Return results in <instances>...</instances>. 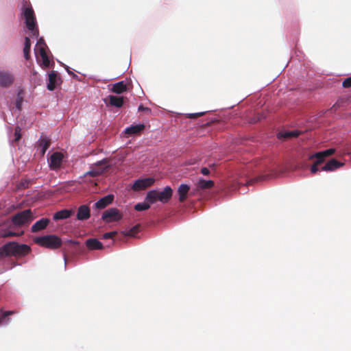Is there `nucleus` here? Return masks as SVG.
I'll return each instance as SVG.
<instances>
[{"label":"nucleus","instance_id":"f257e3e1","mask_svg":"<svg viewBox=\"0 0 351 351\" xmlns=\"http://www.w3.org/2000/svg\"><path fill=\"white\" fill-rule=\"evenodd\" d=\"M31 248L26 244L9 242L0 247V259L6 256H23L29 254Z\"/></svg>","mask_w":351,"mask_h":351},{"label":"nucleus","instance_id":"f03ea898","mask_svg":"<svg viewBox=\"0 0 351 351\" xmlns=\"http://www.w3.org/2000/svg\"><path fill=\"white\" fill-rule=\"evenodd\" d=\"M35 218V213L29 208L12 215L11 221L15 227L23 228L28 226Z\"/></svg>","mask_w":351,"mask_h":351},{"label":"nucleus","instance_id":"7ed1b4c3","mask_svg":"<svg viewBox=\"0 0 351 351\" xmlns=\"http://www.w3.org/2000/svg\"><path fill=\"white\" fill-rule=\"evenodd\" d=\"M173 191L169 186L165 187L162 191L152 190L147 193L145 199L150 204L159 201L163 204L167 203L171 198Z\"/></svg>","mask_w":351,"mask_h":351},{"label":"nucleus","instance_id":"20e7f679","mask_svg":"<svg viewBox=\"0 0 351 351\" xmlns=\"http://www.w3.org/2000/svg\"><path fill=\"white\" fill-rule=\"evenodd\" d=\"M34 241L37 245L49 250H56L62 246V239L55 234L36 237Z\"/></svg>","mask_w":351,"mask_h":351},{"label":"nucleus","instance_id":"39448f33","mask_svg":"<svg viewBox=\"0 0 351 351\" xmlns=\"http://www.w3.org/2000/svg\"><path fill=\"white\" fill-rule=\"evenodd\" d=\"M23 15L28 30L32 33L33 36H38L39 32L36 27V21L33 8L31 6L24 8L23 9Z\"/></svg>","mask_w":351,"mask_h":351},{"label":"nucleus","instance_id":"423d86ee","mask_svg":"<svg viewBox=\"0 0 351 351\" xmlns=\"http://www.w3.org/2000/svg\"><path fill=\"white\" fill-rule=\"evenodd\" d=\"M335 152V149L330 148L322 152H317L311 156H309V160H313L314 158L316 159V161L314 162V164L311 167V171L312 173L315 174L318 171V166L322 164L324 161L325 158L330 156L332 154H334Z\"/></svg>","mask_w":351,"mask_h":351},{"label":"nucleus","instance_id":"0eeeda50","mask_svg":"<svg viewBox=\"0 0 351 351\" xmlns=\"http://www.w3.org/2000/svg\"><path fill=\"white\" fill-rule=\"evenodd\" d=\"M122 217L121 213L117 208H111L103 213L101 219L107 223H110L121 220Z\"/></svg>","mask_w":351,"mask_h":351},{"label":"nucleus","instance_id":"6e6552de","mask_svg":"<svg viewBox=\"0 0 351 351\" xmlns=\"http://www.w3.org/2000/svg\"><path fill=\"white\" fill-rule=\"evenodd\" d=\"M155 182V180L152 178H147L143 179L137 180L132 186L134 191L144 190L151 186Z\"/></svg>","mask_w":351,"mask_h":351},{"label":"nucleus","instance_id":"1a4fd4ad","mask_svg":"<svg viewBox=\"0 0 351 351\" xmlns=\"http://www.w3.org/2000/svg\"><path fill=\"white\" fill-rule=\"evenodd\" d=\"M37 45L38 46V51L43 60V64L44 66L48 67L50 62L46 52V45L44 43V40L43 38H40L37 43Z\"/></svg>","mask_w":351,"mask_h":351},{"label":"nucleus","instance_id":"9d476101","mask_svg":"<svg viewBox=\"0 0 351 351\" xmlns=\"http://www.w3.org/2000/svg\"><path fill=\"white\" fill-rule=\"evenodd\" d=\"M63 159V155L60 152H54L50 157L49 166L52 169L60 167Z\"/></svg>","mask_w":351,"mask_h":351},{"label":"nucleus","instance_id":"9b49d317","mask_svg":"<svg viewBox=\"0 0 351 351\" xmlns=\"http://www.w3.org/2000/svg\"><path fill=\"white\" fill-rule=\"evenodd\" d=\"M104 101L107 106H114L117 108L122 107L124 103L123 97H118L115 95H109L104 99Z\"/></svg>","mask_w":351,"mask_h":351},{"label":"nucleus","instance_id":"f8f14e48","mask_svg":"<svg viewBox=\"0 0 351 351\" xmlns=\"http://www.w3.org/2000/svg\"><path fill=\"white\" fill-rule=\"evenodd\" d=\"M13 75L5 71H0V86L3 87H8L14 82Z\"/></svg>","mask_w":351,"mask_h":351},{"label":"nucleus","instance_id":"ddd939ff","mask_svg":"<svg viewBox=\"0 0 351 351\" xmlns=\"http://www.w3.org/2000/svg\"><path fill=\"white\" fill-rule=\"evenodd\" d=\"M90 217V210L87 205L80 206L77 212L76 217L78 220L84 221L89 219Z\"/></svg>","mask_w":351,"mask_h":351},{"label":"nucleus","instance_id":"4468645a","mask_svg":"<svg viewBox=\"0 0 351 351\" xmlns=\"http://www.w3.org/2000/svg\"><path fill=\"white\" fill-rule=\"evenodd\" d=\"M50 223V220L47 218H42L37 221L31 228L32 232H38L45 230Z\"/></svg>","mask_w":351,"mask_h":351},{"label":"nucleus","instance_id":"2eb2a0df","mask_svg":"<svg viewBox=\"0 0 351 351\" xmlns=\"http://www.w3.org/2000/svg\"><path fill=\"white\" fill-rule=\"evenodd\" d=\"M114 200V195L112 194L108 195L100 199H99L95 204V208L98 209H103L107 206L110 204Z\"/></svg>","mask_w":351,"mask_h":351},{"label":"nucleus","instance_id":"dca6fc26","mask_svg":"<svg viewBox=\"0 0 351 351\" xmlns=\"http://www.w3.org/2000/svg\"><path fill=\"white\" fill-rule=\"evenodd\" d=\"M343 165V163L339 162L336 159H330L324 166L322 167V171H332Z\"/></svg>","mask_w":351,"mask_h":351},{"label":"nucleus","instance_id":"f3484780","mask_svg":"<svg viewBox=\"0 0 351 351\" xmlns=\"http://www.w3.org/2000/svg\"><path fill=\"white\" fill-rule=\"evenodd\" d=\"M190 186L186 184H182L180 185L178 189V193L179 195L180 202H184L187 198V195L189 192Z\"/></svg>","mask_w":351,"mask_h":351},{"label":"nucleus","instance_id":"a211bd4d","mask_svg":"<svg viewBox=\"0 0 351 351\" xmlns=\"http://www.w3.org/2000/svg\"><path fill=\"white\" fill-rule=\"evenodd\" d=\"M144 129V124L131 125L125 130V133L129 136L136 135L141 134Z\"/></svg>","mask_w":351,"mask_h":351},{"label":"nucleus","instance_id":"6ab92c4d","mask_svg":"<svg viewBox=\"0 0 351 351\" xmlns=\"http://www.w3.org/2000/svg\"><path fill=\"white\" fill-rule=\"evenodd\" d=\"M58 74L56 71H52L49 74V82L47 84V89L49 90H53L56 88L58 82Z\"/></svg>","mask_w":351,"mask_h":351},{"label":"nucleus","instance_id":"aec40b11","mask_svg":"<svg viewBox=\"0 0 351 351\" xmlns=\"http://www.w3.org/2000/svg\"><path fill=\"white\" fill-rule=\"evenodd\" d=\"M86 245L88 250H101L103 249V244L97 239H88L86 241Z\"/></svg>","mask_w":351,"mask_h":351},{"label":"nucleus","instance_id":"412c9836","mask_svg":"<svg viewBox=\"0 0 351 351\" xmlns=\"http://www.w3.org/2000/svg\"><path fill=\"white\" fill-rule=\"evenodd\" d=\"M128 89L127 84L123 82H119L112 85L110 90L116 94H121L125 92Z\"/></svg>","mask_w":351,"mask_h":351},{"label":"nucleus","instance_id":"4be33fe9","mask_svg":"<svg viewBox=\"0 0 351 351\" xmlns=\"http://www.w3.org/2000/svg\"><path fill=\"white\" fill-rule=\"evenodd\" d=\"M73 213L72 210L63 209L56 212L53 215L54 220L65 219L71 216Z\"/></svg>","mask_w":351,"mask_h":351},{"label":"nucleus","instance_id":"5701e85b","mask_svg":"<svg viewBox=\"0 0 351 351\" xmlns=\"http://www.w3.org/2000/svg\"><path fill=\"white\" fill-rule=\"evenodd\" d=\"M24 234L23 231L21 232H14L10 230H8L5 229L0 230V238H6V237H20Z\"/></svg>","mask_w":351,"mask_h":351},{"label":"nucleus","instance_id":"b1692460","mask_svg":"<svg viewBox=\"0 0 351 351\" xmlns=\"http://www.w3.org/2000/svg\"><path fill=\"white\" fill-rule=\"evenodd\" d=\"M215 185L213 180H205L204 179H199L197 183V187L199 189H211Z\"/></svg>","mask_w":351,"mask_h":351},{"label":"nucleus","instance_id":"393cba45","mask_svg":"<svg viewBox=\"0 0 351 351\" xmlns=\"http://www.w3.org/2000/svg\"><path fill=\"white\" fill-rule=\"evenodd\" d=\"M31 41L29 38H25V43L23 48L24 57L26 60H29L30 57Z\"/></svg>","mask_w":351,"mask_h":351},{"label":"nucleus","instance_id":"a878e982","mask_svg":"<svg viewBox=\"0 0 351 351\" xmlns=\"http://www.w3.org/2000/svg\"><path fill=\"white\" fill-rule=\"evenodd\" d=\"M40 146L42 147V154H45L47 149L49 147L51 141L47 138H42L39 141Z\"/></svg>","mask_w":351,"mask_h":351},{"label":"nucleus","instance_id":"bb28decb","mask_svg":"<svg viewBox=\"0 0 351 351\" xmlns=\"http://www.w3.org/2000/svg\"><path fill=\"white\" fill-rule=\"evenodd\" d=\"M150 207L149 204L146 202L138 203L134 206V209L137 211H143L149 209Z\"/></svg>","mask_w":351,"mask_h":351},{"label":"nucleus","instance_id":"cd10ccee","mask_svg":"<svg viewBox=\"0 0 351 351\" xmlns=\"http://www.w3.org/2000/svg\"><path fill=\"white\" fill-rule=\"evenodd\" d=\"M138 230L139 225H136L130 228L127 232L124 233V235L128 237H134L135 234L138 233Z\"/></svg>","mask_w":351,"mask_h":351},{"label":"nucleus","instance_id":"c85d7f7f","mask_svg":"<svg viewBox=\"0 0 351 351\" xmlns=\"http://www.w3.org/2000/svg\"><path fill=\"white\" fill-rule=\"evenodd\" d=\"M300 134L298 131L286 132L282 134V137L285 138L297 137Z\"/></svg>","mask_w":351,"mask_h":351},{"label":"nucleus","instance_id":"c756f323","mask_svg":"<svg viewBox=\"0 0 351 351\" xmlns=\"http://www.w3.org/2000/svg\"><path fill=\"white\" fill-rule=\"evenodd\" d=\"M15 312L14 311H1V317H0V324L3 322V320L8 316L14 315Z\"/></svg>","mask_w":351,"mask_h":351},{"label":"nucleus","instance_id":"7c9ffc66","mask_svg":"<svg viewBox=\"0 0 351 351\" xmlns=\"http://www.w3.org/2000/svg\"><path fill=\"white\" fill-rule=\"evenodd\" d=\"M21 129L19 126H16L14 129V136L15 138L14 140V142H18L21 138Z\"/></svg>","mask_w":351,"mask_h":351},{"label":"nucleus","instance_id":"2f4dec72","mask_svg":"<svg viewBox=\"0 0 351 351\" xmlns=\"http://www.w3.org/2000/svg\"><path fill=\"white\" fill-rule=\"evenodd\" d=\"M204 114V112L197 113H189L186 114V117L189 119H197L199 117L203 116Z\"/></svg>","mask_w":351,"mask_h":351},{"label":"nucleus","instance_id":"473e14b6","mask_svg":"<svg viewBox=\"0 0 351 351\" xmlns=\"http://www.w3.org/2000/svg\"><path fill=\"white\" fill-rule=\"evenodd\" d=\"M117 232H116V231L106 232L103 234L102 239H112V238H114V237H115L117 235Z\"/></svg>","mask_w":351,"mask_h":351},{"label":"nucleus","instance_id":"72a5a7b5","mask_svg":"<svg viewBox=\"0 0 351 351\" xmlns=\"http://www.w3.org/2000/svg\"><path fill=\"white\" fill-rule=\"evenodd\" d=\"M23 97L21 96V93H19L17 96V99L16 100V107L18 110L21 109V105L23 103Z\"/></svg>","mask_w":351,"mask_h":351},{"label":"nucleus","instance_id":"f704fd0d","mask_svg":"<svg viewBox=\"0 0 351 351\" xmlns=\"http://www.w3.org/2000/svg\"><path fill=\"white\" fill-rule=\"evenodd\" d=\"M342 86L343 88H346L351 87V77L345 79L342 83Z\"/></svg>","mask_w":351,"mask_h":351},{"label":"nucleus","instance_id":"c9c22d12","mask_svg":"<svg viewBox=\"0 0 351 351\" xmlns=\"http://www.w3.org/2000/svg\"><path fill=\"white\" fill-rule=\"evenodd\" d=\"M138 111H145V112H151V109L149 108L144 107L143 105H140L138 106Z\"/></svg>","mask_w":351,"mask_h":351},{"label":"nucleus","instance_id":"e433bc0d","mask_svg":"<svg viewBox=\"0 0 351 351\" xmlns=\"http://www.w3.org/2000/svg\"><path fill=\"white\" fill-rule=\"evenodd\" d=\"M200 171L204 176H208L210 173V170L207 167L202 168Z\"/></svg>","mask_w":351,"mask_h":351},{"label":"nucleus","instance_id":"4c0bfd02","mask_svg":"<svg viewBox=\"0 0 351 351\" xmlns=\"http://www.w3.org/2000/svg\"><path fill=\"white\" fill-rule=\"evenodd\" d=\"M106 162H107V160L104 159L103 160L98 162V165L106 164Z\"/></svg>","mask_w":351,"mask_h":351},{"label":"nucleus","instance_id":"58836bf2","mask_svg":"<svg viewBox=\"0 0 351 351\" xmlns=\"http://www.w3.org/2000/svg\"><path fill=\"white\" fill-rule=\"evenodd\" d=\"M88 174H90L92 176H95L97 175L95 171H90L88 172Z\"/></svg>","mask_w":351,"mask_h":351},{"label":"nucleus","instance_id":"ea45409f","mask_svg":"<svg viewBox=\"0 0 351 351\" xmlns=\"http://www.w3.org/2000/svg\"><path fill=\"white\" fill-rule=\"evenodd\" d=\"M336 108H337V104L333 105V106L332 107V109H334V110H336Z\"/></svg>","mask_w":351,"mask_h":351},{"label":"nucleus","instance_id":"a19ab883","mask_svg":"<svg viewBox=\"0 0 351 351\" xmlns=\"http://www.w3.org/2000/svg\"><path fill=\"white\" fill-rule=\"evenodd\" d=\"M69 242H70V243H74V244H75V243H76V242H75V241H72V240L69 241Z\"/></svg>","mask_w":351,"mask_h":351},{"label":"nucleus","instance_id":"79ce46f5","mask_svg":"<svg viewBox=\"0 0 351 351\" xmlns=\"http://www.w3.org/2000/svg\"><path fill=\"white\" fill-rule=\"evenodd\" d=\"M64 261H66V255L65 254H64Z\"/></svg>","mask_w":351,"mask_h":351},{"label":"nucleus","instance_id":"37998d69","mask_svg":"<svg viewBox=\"0 0 351 351\" xmlns=\"http://www.w3.org/2000/svg\"><path fill=\"white\" fill-rule=\"evenodd\" d=\"M210 167H215V165H214V164L210 165Z\"/></svg>","mask_w":351,"mask_h":351},{"label":"nucleus","instance_id":"c03bdc74","mask_svg":"<svg viewBox=\"0 0 351 351\" xmlns=\"http://www.w3.org/2000/svg\"><path fill=\"white\" fill-rule=\"evenodd\" d=\"M68 72L69 74H71L72 73L71 71H69L68 69H67Z\"/></svg>","mask_w":351,"mask_h":351}]
</instances>
